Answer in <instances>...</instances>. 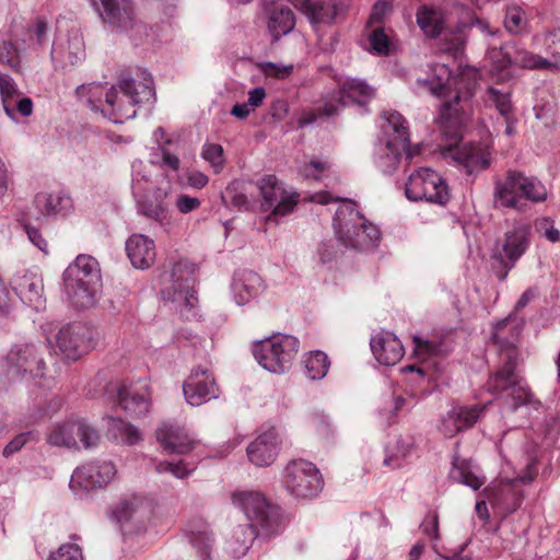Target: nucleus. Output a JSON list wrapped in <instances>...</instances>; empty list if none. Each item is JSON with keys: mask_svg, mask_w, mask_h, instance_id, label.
I'll return each mask as SVG.
<instances>
[{"mask_svg": "<svg viewBox=\"0 0 560 560\" xmlns=\"http://www.w3.org/2000/svg\"><path fill=\"white\" fill-rule=\"evenodd\" d=\"M383 117L387 122L385 131L387 133L393 132V138L390 140H394L396 143H399V145L402 149L408 148L409 131L408 124L405 117L396 110L385 112L383 114Z\"/></svg>", "mask_w": 560, "mask_h": 560, "instance_id": "obj_45", "label": "nucleus"}, {"mask_svg": "<svg viewBox=\"0 0 560 560\" xmlns=\"http://www.w3.org/2000/svg\"><path fill=\"white\" fill-rule=\"evenodd\" d=\"M453 114V104L445 102L436 119L443 135L452 141L443 154L462 164L469 174L487 168L490 164V152L487 148L475 144L458 145L462 139V125Z\"/></svg>", "mask_w": 560, "mask_h": 560, "instance_id": "obj_3", "label": "nucleus"}, {"mask_svg": "<svg viewBox=\"0 0 560 560\" xmlns=\"http://www.w3.org/2000/svg\"><path fill=\"white\" fill-rule=\"evenodd\" d=\"M534 42L542 45L546 51L560 62V27L546 32L542 35H536Z\"/></svg>", "mask_w": 560, "mask_h": 560, "instance_id": "obj_53", "label": "nucleus"}, {"mask_svg": "<svg viewBox=\"0 0 560 560\" xmlns=\"http://www.w3.org/2000/svg\"><path fill=\"white\" fill-rule=\"evenodd\" d=\"M34 207L37 211L36 219L39 217L66 215L72 209V200L62 191H40L34 198Z\"/></svg>", "mask_w": 560, "mask_h": 560, "instance_id": "obj_34", "label": "nucleus"}, {"mask_svg": "<svg viewBox=\"0 0 560 560\" xmlns=\"http://www.w3.org/2000/svg\"><path fill=\"white\" fill-rule=\"evenodd\" d=\"M131 189L137 202L138 212L164 225L168 221V206L166 199L171 191L166 174H162V182L153 178L150 168L140 160L132 163Z\"/></svg>", "mask_w": 560, "mask_h": 560, "instance_id": "obj_2", "label": "nucleus"}, {"mask_svg": "<svg viewBox=\"0 0 560 560\" xmlns=\"http://www.w3.org/2000/svg\"><path fill=\"white\" fill-rule=\"evenodd\" d=\"M152 504L141 495L122 498L113 509L112 518L121 524L131 523L137 528L144 527L152 515Z\"/></svg>", "mask_w": 560, "mask_h": 560, "instance_id": "obj_20", "label": "nucleus"}, {"mask_svg": "<svg viewBox=\"0 0 560 560\" xmlns=\"http://www.w3.org/2000/svg\"><path fill=\"white\" fill-rule=\"evenodd\" d=\"M450 477L455 482L465 485L475 491L486 483V477L481 469L467 459L455 458Z\"/></svg>", "mask_w": 560, "mask_h": 560, "instance_id": "obj_38", "label": "nucleus"}, {"mask_svg": "<svg viewBox=\"0 0 560 560\" xmlns=\"http://www.w3.org/2000/svg\"><path fill=\"white\" fill-rule=\"evenodd\" d=\"M339 206L334 218L336 236L345 246L360 250L375 248L381 240V232L370 223L355 208L350 199H337Z\"/></svg>", "mask_w": 560, "mask_h": 560, "instance_id": "obj_4", "label": "nucleus"}, {"mask_svg": "<svg viewBox=\"0 0 560 560\" xmlns=\"http://www.w3.org/2000/svg\"><path fill=\"white\" fill-rule=\"evenodd\" d=\"M102 10L100 15L113 28L128 32L136 26L133 8L130 0H98Z\"/></svg>", "mask_w": 560, "mask_h": 560, "instance_id": "obj_28", "label": "nucleus"}, {"mask_svg": "<svg viewBox=\"0 0 560 560\" xmlns=\"http://www.w3.org/2000/svg\"><path fill=\"white\" fill-rule=\"evenodd\" d=\"M0 94L5 114L14 119V98L20 94L14 80L5 73L0 72Z\"/></svg>", "mask_w": 560, "mask_h": 560, "instance_id": "obj_50", "label": "nucleus"}, {"mask_svg": "<svg viewBox=\"0 0 560 560\" xmlns=\"http://www.w3.org/2000/svg\"><path fill=\"white\" fill-rule=\"evenodd\" d=\"M503 50L504 60L502 67L516 65L528 69H547L552 66L548 59L527 51L525 48H520L514 44L505 45Z\"/></svg>", "mask_w": 560, "mask_h": 560, "instance_id": "obj_39", "label": "nucleus"}, {"mask_svg": "<svg viewBox=\"0 0 560 560\" xmlns=\"http://www.w3.org/2000/svg\"><path fill=\"white\" fill-rule=\"evenodd\" d=\"M306 375L308 378L316 381L326 376L330 362L323 351L316 350L310 352L304 359Z\"/></svg>", "mask_w": 560, "mask_h": 560, "instance_id": "obj_49", "label": "nucleus"}, {"mask_svg": "<svg viewBox=\"0 0 560 560\" xmlns=\"http://www.w3.org/2000/svg\"><path fill=\"white\" fill-rule=\"evenodd\" d=\"M370 346L375 359L384 365H395L405 353L401 341L390 332L373 336Z\"/></svg>", "mask_w": 560, "mask_h": 560, "instance_id": "obj_31", "label": "nucleus"}, {"mask_svg": "<svg viewBox=\"0 0 560 560\" xmlns=\"http://www.w3.org/2000/svg\"><path fill=\"white\" fill-rule=\"evenodd\" d=\"M282 485L295 499L312 500L324 488V478L319 469L305 459H294L282 471Z\"/></svg>", "mask_w": 560, "mask_h": 560, "instance_id": "obj_10", "label": "nucleus"}, {"mask_svg": "<svg viewBox=\"0 0 560 560\" xmlns=\"http://www.w3.org/2000/svg\"><path fill=\"white\" fill-rule=\"evenodd\" d=\"M8 375L11 378H42L45 376L46 364L33 343L15 345L7 357Z\"/></svg>", "mask_w": 560, "mask_h": 560, "instance_id": "obj_14", "label": "nucleus"}, {"mask_svg": "<svg viewBox=\"0 0 560 560\" xmlns=\"http://www.w3.org/2000/svg\"><path fill=\"white\" fill-rule=\"evenodd\" d=\"M295 26V18L288 7L275 8L268 20V30L275 40L289 34Z\"/></svg>", "mask_w": 560, "mask_h": 560, "instance_id": "obj_42", "label": "nucleus"}, {"mask_svg": "<svg viewBox=\"0 0 560 560\" xmlns=\"http://www.w3.org/2000/svg\"><path fill=\"white\" fill-rule=\"evenodd\" d=\"M187 404L198 407L219 396V388L212 373L203 368H196L183 384Z\"/></svg>", "mask_w": 560, "mask_h": 560, "instance_id": "obj_18", "label": "nucleus"}, {"mask_svg": "<svg viewBox=\"0 0 560 560\" xmlns=\"http://www.w3.org/2000/svg\"><path fill=\"white\" fill-rule=\"evenodd\" d=\"M108 433L118 443L133 445L141 440V433L137 427L126 423L119 418H109Z\"/></svg>", "mask_w": 560, "mask_h": 560, "instance_id": "obj_46", "label": "nucleus"}, {"mask_svg": "<svg viewBox=\"0 0 560 560\" xmlns=\"http://www.w3.org/2000/svg\"><path fill=\"white\" fill-rule=\"evenodd\" d=\"M374 97V89L365 81L354 78L338 80V89L323 98V106L316 110H304L298 121L299 128L313 124L318 117L337 115L348 102L366 104Z\"/></svg>", "mask_w": 560, "mask_h": 560, "instance_id": "obj_5", "label": "nucleus"}, {"mask_svg": "<svg viewBox=\"0 0 560 560\" xmlns=\"http://www.w3.org/2000/svg\"><path fill=\"white\" fill-rule=\"evenodd\" d=\"M299 349L295 337L278 334L255 343L253 354L265 370L282 374L291 369Z\"/></svg>", "mask_w": 560, "mask_h": 560, "instance_id": "obj_8", "label": "nucleus"}, {"mask_svg": "<svg viewBox=\"0 0 560 560\" xmlns=\"http://www.w3.org/2000/svg\"><path fill=\"white\" fill-rule=\"evenodd\" d=\"M32 433L25 432L12 439L3 450V456L9 457L20 451L31 439Z\"/></svg>", "mask_w": 560, "mask_h": 560, "instance_id": "obj_62", "label": "nucleus"}, {"mask_svg": "<svg viewBox=\"0 0 560 560\" xmlns=\"http://www.w3.org/2000/svg\"><path fill=\"white\" fill-rule=\"evenodd\" d=\"M47 560H84L82 549L71 542L60 545L56 550L50 551Z\"/></svg>", "mask_w": 560, "mask_h": 560, "instance_id": "obj_56", "label": "nucleus"}, {"mask_svg": "<svg viewBox=\"0 0 560 560\" xmlns=\"http://www.w3.org/2000/svg\"><path fill=\"white\" fill-rule=\"evenodd\" d=\"M293 7L306 16L308 22L318 25H331L335 22L334 8L329 1L323 0H293Z\"/></svg>", "mask_w": 560, "mask_h": 560, "instance_id": "obj_37", "label": "nucleus"}, {"mask_svg": "<svg viewBox=\"0 0 560 560\" xmlns=\"http://www.w3.org/2000/svg\"><path fill=\"white\" fill-rule=\"evenodd\" d=\"M420 28L430 37L443 36L445 49L454 57L462 54L466 39L463 27H457L454 34H448L444 28V19L441 12L432 9H423L417 14Z\"/></svg>", "mask_w": 560, "mask_h": 560, "instance_id": "obj_16", "label": "nucleus"}, {"mask_svg": "<svg viewBox=\"0 0 560 560\" xmlns=\"http://www.w3.org/2000/svg\"><path fill=\"white\" fill-rule=\"evenodd\" d=\"M527 18L518 5H509L505 10L504 26L511 34H522L527 27Z\"/></svg>", "mask_w": 560, "mask_h": 560, "instance_id": "obj_52", "label": "nucleus"}, {"mask_svg": "<svg viewBox=\"0 0 560 560\" xmlns=\"http://www.w3.org/2000/svg\"><path fill=\"white\" fill-rule=\"evenodd\" d=\"M413 352L421 360H428L433 357L445 354L448 349L445 343L438 337L422 338L413 336Z\"/></svg>", "mask_w": 560, "mask_h": 560, "instance_id": "obj_47", "label": "nucleus"}, {"mask_svg": "<svg viewBox=\"0 0 560 560\" xmlns=\"http://www.w3.org/2000/svg\"><path fill=\"white\" fill-rule=\"evenodd\" d=\"M257 535H260V532L253 526L248 524L238 525L226 541L229 551L236 557L245 555Z\"/></svg>", "mask_w": 560, "mask_h": 560, "instance_id": "obj_44", "label": "nucleus"}, {"mask_svg": "<svg viewBox=\"0 0 560 560\" xmlns=\"http://www.w3.org/2000/svg\"><path fill=\"white\" fill-rule=\"evenodd\" d=\"M508 184L510 188L520 189L522 201L541 202L547 199V189L536 177L510 170Z\"/></svg>", "mask_w": 560, "mask_h": 560, "instance_id": "obj_35", "label": "nucleus"}, {"mask_svg": "<svg viewBox=\"0 0 560 560\" xmlns=\"http://www.w3.org/2000/svg\"><path fill=\"white\" fill-rule=\"evenodd\" d=\"M11 283L12 289L23 303L28 304L36 311L45 306L43 279L37 272L26 270L16 273Z\"/></svg>", "mask_w": 560, "mask_h": 560, "instance_id": "obj_25", "label": "nucleus"}, {"mask_svg": "<svg viewBox=\"0 0 560 560\" xmlns=\"http://www.w3.org/2000/svg\"><path fill=\"white\" fill-rule=\"evenodd\" d=\"M530 243V226L525 223H518L508 231L501 246L497 253L500 261L511 269L515 262L525 254Z\"/></svg>", "mask_w": 560, "mask_h": 560, "instance_id": "obj_22", "label": "nucleus"}, {"mask_svg": "<svg viewBox=\"0 0 560 560\" xmlns=\"http://www.w3.org/2000/svg\"><path fill=\"white\" fill-rule=\"evenodd\" d=\"M493 506H501L508 513L514 512L522 502V491L517 487V480L505 479L498 487H487L481 492Z\"/></svg>", "mask_w": 560, "mask_h": 560, "instance_id": "obj_30", "label": "nucleus"}, {"mask_svg": "<svg viewBox=\"0 0 560 560\" xmlns=\"http://www.w3.org/2000/svg\"><path fill=\"white\" fill-rule=\"evenodd\" d=\"M405 195L410 201H427L440 206L447 203L451 197L443 177L428 167H420L409 175Z\"/></svg>", "mask_w": 560, "mask_h": 560, "instance_id": "obj_11", "label": "nucleus"}, {"mask_svg": "<svg viewBox=\"0 0 560 560\" xmlns=\"http://www.w3.org/2000/svg\"><path fill=\"white\" fill-rule=\"evenodd\" d=\"M514 351L508 353L503 366L491 375L487 382V390L491 394H503L504 406L510 411H516L521 407L537 410L540 402L534 399L527 385L515 373Z\"/></svg>", "mask_w": 560, "mask_h": 560, "instance_id": "obj_6", "label": "nucleus"}, {"mask_svg": "<svg viewBox=\"0 0 560 560\" xmlns=\"http://www.w3.org/2000/svg\"><path fill=\"white\" fill-rule=\"evenodd\" d=\"M201 156L219 173L224 164L223 148L217 143L206 142L201 149Z\"/></svg>", "mask_w": 560, "mask_h": 560, "instance_id": "obj_54", "label": "nucleus"}, {"mask_svg": "<svg viewBox=\"0 0 560 560\" xmlns=\"http://www.w3.org/2000/svg\"><path fill=\"white\" fill-rule=\"evenodd\" d=\"M233 503L245 513L249 521L248 525L259 530L260 535H276L283 526L280 508L268 501L260 492L243 491L235 493Z\"/></svg>", "mask_w": 560, "mask_h": 560, "instance_id": "obj_7", "label": "nucleus"}, {"mask_svg": "<svg viewBox=\"0 0 560 560\" xmlns=\"http://www.w3.org/2000/svg\"><path fill=\"white\" fill-rule=\"evenodd\" d=\"M188 542L200 553L201 557H209L213 542L212 533L205 522L189 523L185 530Z\"/></svg>", "mask_w": 560, "mask_h": 560, "instance_id": "obj_41", "label": "nucleus"}, {"mask_svg": "<svg viewBox=\"0 0 560 560\" xmlns=\"http://www.w3.org/2000/svg\"><path fill=\"white\" fill-rule=\"evenodd\" d=\"M95 346L94 331L82 323L62 326L56 336V347L68 360H78Z\"/></svg>", "mask_w": 560, "mask_h": 560, "instance_id": "obj_15", "label": "nucleus"}, {"mask_svg": "<svg viewBox=\"0 0 560 560\" xmlns=\"http://www.w3.org/2000/svg\"><path fill=\"white\" fill-rule=\"evenodd\" d=\"M258 188L262 197L264 211L272 210L275 215H285L296 206V195L288 194L277 177L268 175L258 182Z\"/></svg>", "mask_w": 560, "mask_h": 560, "instance_id": "obj_19", "label": "nucleus"}, {"mask_svg": "<svg viewBox=\"0 0 560 560\" xmlns=\"http://www.w3.org/2000/svg\"><path fill=\"white\" fill-rule=\"evenodd\" d=\"M485 101L489 106H493L503 118H508L510 114H513L511 92L508 89L489 86Z\"/></svg>", "mask_w": 560, "mask_h": 560, "instance_id": "obj_48", "label": "nucleus"}, {"mask_svg": "<svg viewBox=\"0 0 560 560\" xmlns=\"http://www.w3.org/2000/svg\"><path fill=\"white\" fill-rule=\"evenodd\" d=\"M264 291V280L257 272L244 269L234 273L231 283V292L237 305L243 306L250 303Z\"/></svg>", "mask_w": 560, "mask_h": 560, "instance_id": "obj_26", "label": "nucleus"}, {"mask_svg": "<svg viewBox=\"0 0 560 560\" xmlns=\"http://www.w3.org/2000/svg\"><path fill=\"white\" fill-rule=\"evenodd\" d=\"M486 406L479 407L475 405L471 407H455L451 409L442 419L440 427L441 432L445 436L452 438L460 431L472 427L480 418Z\"/></svg>", "mask_w": 560, "mask_h": 560, "instance_id": "obj_29", "label": "nucleus"}, {"mask_svg": "<svg viewBox=\"0 0 560 560\" xmlns=\"http://www.w3.org/2000/svg\"><path fill=\"white\" fill-rule=\"evenodd\" d=\"M65 285H101L98 262L92 256L79 255L63 272Z\"/></svg>", "mask_w": 560, "mask_h": 560, "instance_id": "obj_27", "label": "nucleus"}, {"mask_svg": "<svg viewBox=\"0 0 560 560\" xmlns=\"http://www.w3.org/2000/svg\"><path fill=\"white\" fill-rule=\"evenodd\" d=\"M126 252L132 266L137 269H147L155 260V244L152 238L143 234H133L126 242Z\"/></svg>", "mask_w": 560, "mask_h": 560, "instance_id": "obj_33", "label": "nucleus"}, {"mask_svg": "<svg viewBox=\"0 0 560 560\" xmlns=\"http://www.w3.org/2000/svg\"><path fill=\"white\" fill-rule=\"evenodd\" d=\"M77 95L85 100L94 112H100L114 124L135 118L137 106L154 100L153 81L149 73L141 72L139 78L122 75L116 85L107 83L82 84Z\"/></svg>", "mask_w": 560, "mask_h": 560, "instance_id": "obj_1", "label": "nucleus"}, {"mask_svg": "<svg viewBox=\"0 0 560 560\" xmlns=\"http://www.w3.org/2000/svg\"><path fill=\"white\" fill-rule=\"evenodd\" d=\"M149 162L163 171L177 172L180 167L179 158L163 145H159L152 151Z\"/></svg>", "mask_w": 560, "mask_h": 560, "instance_id": "obj_51", "label": "nucleus"}, {"mask_svg": "<svg viewBox=\"0 0 560 560\" xmlns=\"http://www.w3.org/2000/svg\"><path fill=\"white\" fill-rule=\"evenodd\" d=\"M155 470L159 474L163 472H170L174 477L183 479L187 477L191 471L195 470V466H188L183 460H179L177 463L173 462H161L155 466Z\"/></svg>", "mask_w": 560, "mask_h": 560, "instance_id": "obj_58", "label": "nucleus"}, {"mask_svg": "<svg viewBox=\"0 0 560 560\" xmlns=\"http://www.w3.org/2000/svg\"><path fill=\"white\" fill-rule=\"evenodd\" d=\"M118 404L130 418H141L149 413L151 394L144 382L122 384L118 388Z\"/></svg>", "mask_w": 560, "mask_h": 560, "instance_id": "obj_21", "label": "nucleus"}, {"mask_svg": "<svg viewBox=\"0 0 560 560\" xmlns=\"http://www.w3.org/2000/svg\"><path fill=\"white\" fill-rule=\"evenodd\" d=\"M537 229L542 233V236L547 238L549 242H559L560 241V232L556 228L551 225V222L548 218H544L537 223Z\"/></svg>", "mask_w": 560, "mask_h": 560, "instance_id": "obj_63", "label": "nucleus"}, {"mask_svg": "<svg viewBox=\"0 0 560 560\" xmlns=\"http://www.w3.org/2000/svg\"><path fill=\"white\" fill-rule=\"evenodd\" d=\"M370 45L377 55H388L390 50V39L383 27L375 26L369 35Z\"/></svg>", "mask_w": 560, "mask_h": 560, "instance_id": "obj_57", "label": "nucleus"}, {"mask_svg": "<svg viewBox=\"0 0 560 560\" xmlns=\"http://www.w3.org/2000/svg\"><path fill=\"white\" fill-rule=\"evenodd\" d=\"M117 475V468L110 460L96 459L84 463L72 472L69 487L78 495L109 485Z\"/></svg>", "mask_w": 560, "mask_h": 560, "instance_id": "obj_13", "label": "nucleus"}, {"mask_svg": "<svg viewBox=\"0 0 560 560\" xmlns=\"http://www.w3.org/2000/svg\"><path fill=\"white\" fill-rule=\"evenodd\" d=\"M101 285H86V284H79L74 285L68 284L65 285V293L69 302L75 307V308H90L92 307L96 301H97V294L100 292Z\"/></svg>", "mask_w": 560, "mask_h": 560, "instance_id": "obj_43", "label": "nucleus"}, {"mask_svg": "<svg viewBox=\"0 0 560 560\" xmlns=\"http://www.w3.org/2000/svg\"><path fill=\"white\" fill-rule=\"evenodd\" d=\"M174 206L179 213L187 214L197 210L201 206V201L197 197L179 194L174 201Z\"/></svg>", "mask_w": 560, "mask_h": 560, "instance_id": "obj_61", "label": "nucleus"}, {"mask_svg": "<svg viewBox=\"0 0 560 560\" xmlns=\"http://www.w3.org/2000/svg\"><path fill=\"white\" fill-rule=\"evenodd\" d=\"M390 4L384 0H378L372 8L370 24H378L385 14L389 11Z\"/></svg>", "mask_w": 560, "mask_h": 560, "instance_id": "obj_64", "label": "nucleus"}, {"mask_svg": "<svg viewBox=\"0 0 560 560\" xmlns=\"http://www.w3.org/2000/svg\"><path fill=\"white\" fill-rule=\"evenodd\" d=\"M194 267L185 260H180L172 267L161 293L164 300L177 303L182 316L189 319L196 316L195 308L198 304L194 289Z\"/></svg>", "mask_w": 560, "mask_h": 560, "instance_id": "obj_9", "label": "nucleus"}, {"mask_svg": "<svg viewBox=\"0 0 560 560\" xmlns=\"http://www.w3.org/2000/svg\"><path fill=\"white\" fill-rule=\"evenodd\" d=\"M330 168V165L326 161L312 160L305 163L301 168L300 173L305 178H313L315 180L322 179L324 173Z\"/></svg>", "mask_w": 560, "mask_h": 560, "instance_id": "obj_60", "label": "nucleus"}, {"mask_svg": "<svg viewBox=\"0 0 560 560\" xmlns=\"http://www.w3.org/2000/svg\"><path fill=\"white\" fill-rule=\"evenodd\" d=\"M0 61L14 71L21 69V56L18 46L12 42H3L0 46Z\"/></svg>", "mask_w": 560, "mask_h": 560, "instance_id": "obj_55", "label": "nucleus"}, {"mask_svg": "<svg viewBox=\"0 0 560 560\" xmlns=\"http://www.w3.org/2000/svg\"><path fill=\"white\" fill-rule=\"evenodd\" d=\"M258 68L266 77H272L276 79H285L293 71L292 65L275 63L269 61L258 63Z\"/></svg>", "mask_w": 560, "mask_h": 560, "instance_id": "obj_59", "label": "nucleus"}, {"mask_svg": "<svg viewBox=\"0 0 560 560\" xmlns=\"http://www.w3.org/2000/svg\"><path fill=\"white\" fill-rule=\"evenodd\" d=\"M51 61L56 70L70 71L85 59V45L82 34L73 30L60 36L52 44Z\"/></svg>", "mask_w": 560, "mask_h": 560, "instance_id": "obj_17", "label": "nucleus"}, {"mask_svg": "<svg viewBox=\"0 0 560 560\" xmlns=\"http://www.w3.org/2000/svg\"><path fill=\"white\" fill-rule=\"evenodd\" d=\"M155 436L167 453L187 454L197 444V441L184 427L171 421L162 422L155 431Z\"/></svg>", "mask_w": 560, "mask_h": 560, "instance_id": "obj_23", "label": "nucleus"}, {"mask_svg": "<svg viewBox=\"0 0 560 560\" xmlns=\"http://www.w3.org/2000/svg\"><path fill=\"white\" fill-rule=\"evenodd\" d=\"M421 147L418 144L413 148L402 149L399 143L394 140H387L386 143L380 144L375 152V164L377 168L384 174L394 173L400 161L401 152H405L408 159L418 155Z\"/></svg>", "mask_w": 560, "mask_h": 560, "instance_id": "obj_32", "label": "nucleus"}, {"mask_svg": "<svg viewBox=\"0 0 560 560\" xmlns=\"http://www.w3.org/2000/svg\"><path fill=\"white\" fill-rule=\"evenodd\" d=\"M455 77L445 63H434L431 66V75L428 79H418L419 86L427 88L432 95L446 97L455 85Z\"/></svg>", "mask_w": 560, "mask_h": 560, "instance_id": "obj_36", "label": "nucleus"}, {"mask_svg": "<svg viewBox=\"0 0 560 560\" xmlns=\"http://www.w3.org/2000/svg\"><path fill=\"white\" fill-rule=\"evenodd\" d=\"M280 436L275 428L261 432L248 446L247 456L255 466H270L277 458L280 450Z\"/></svg>", "mask_w": 560, "mask_h": 560, "instance_id": "obj_24", "label": "nucleus"}, {"mask_svg": "<svg viewBox=\"0 0 560 560\" xmlns=\"http://www.w3.org/2000/svg\"><path fill=\"white\" fill-rule=\"evenodd\" d=\"M509 171L504 178H498L494 182L493 203L495 208H508L516 211H524L527 203L522 201L518 188L509 187Z\"/></svg>", "mask_w": 560, "mask_h": 560, "instance_id": "obj_40", "label": "nucleus"}, {"mask_svg": "<svg viewBox=\"0 0 560 560\" xmlns=\"http://www.w3.org/2000/svg\"><path fill=\"white\" fill-rule=\"evenodd\" d=\"M46 440L52 446L67 448L77 447L80 441L85 450H90L97 446L100 434L90 422L75 418L54 424Z\"/></svg>", "mask_w": 560, "mask_h": 560, "instance_id": "obj_12", "label": "nucleus"}]
</instances>
